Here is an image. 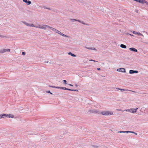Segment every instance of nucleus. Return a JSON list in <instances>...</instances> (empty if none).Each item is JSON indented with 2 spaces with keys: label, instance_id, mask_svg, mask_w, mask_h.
Masks as SVG:
<instances>
[{
  "label": "nucleus",
  "instance_id": "f257e3e1",
  "mask_svg": "<svg viewBox=\"0 0 148 148\" xmlns=\"http://www.w3.org/2000/svg\"><path fill=\"white\" fill-rule=\"evenodd\" d=\"M45 26L46 25H42L37 23H35V24H34V26H33V27L40 29H42L45 30Z\"/></svg>",
  "mask_w": 148,
  "mask_h": 148
},
{
  "label": "nucleus",
  "instance_id": "f03ea898",
  "mask_svg": "<svg viewBox=\"0 0 148 148\" xmlns=\"http://www.w3.org/2000/svg\"><path fill=\"white\" fill-rule=\"evenodd\" d=\"M101 114L104 116H110L113 115V112L108 111H103L101 112Z\"/></svg>",
  "mask_w": 148,
  "mask_h": 148
},
{
  "label": "nucleus",
  "instance_id": "7ed1b4c3",
  "mask_svg": "<svg viewBox=\"0 0 148 148\" xmlns=\"http://www.w3.org/2000/svg\"><path fill=\"white\" fill-rule=\"evenodd\" d=\"M47 28L50 29L51 30L54 31L55 32V31L56 30V29H55L54 28L51 27L48 25H46V26H45V30H46Z\"/></svg>",
  "mask_w": 148,
  "mask_h": 148
},
{
  "label": "nucleus",
  "instance_id": "20e7f679",
  "mask_svg": "<svg viewBox=\"0 0 148 148\" xmlns=\"http://www.w3.org/2000/svg\"><path fill=\"white\" fill-rule=\"evenodd\" d=\"M116 89L118 90H120L121 92H123L124 91H131L133 92H135L134 91L130 90H128L127 89H120L119 88H117Z\"/></svg>",
  "mask_w": 148,
  "mask_h": 148
},
{
  "label": "nucleus",
  "instance_id": "39448f33",
  "mask_svg": "<svg viewBox=\"0 0 148 148\" xmlns=\"http://www.w3.org/2000/svg\"><path fill=\"white\" fill-rule=\"evenodd\" d=\"M116 71H117L121 72H125V69L124 68H120L117 69Z\"/></svg>",
  "mask_w": 148,
  "mask_h": 148
},
{
  "label": "nucleus",
  "instance_id": "423d86ee",
  "mask_svg": "<svg viewBox=\"0 0 148 148\" xmlns=\"http://www.w3.org/2000/svg\"><path fill=\"white\" fill-rule=\"evenodd\" d=\"M132 32L133 34H135L137 35L138 36H141L143 37L144 36L143 35V34H141V33H140V32H135L134 31H133Z\"/></svg>",
  "mask_w": 148,
  "mask_h": 148
},
{
  "label": "nucleus",
  "instance_id": "0eeeda50",
  "mask_svg": "<svg viewBox=\"0 0 148 148\" xmlns=\"http://www.w3.org/2000/svg\"><path fill=\"white\" fill-rule=\"evenodd\" d=\"M10 49H4L1 50L0 52L1 53H4L5 52H7V51L10 52Z\"/></svg>",
  "mask_w": 148,
  "mask_h": 148
},
{
  "label": "nucleus",
  "instance_id": "6e6552de",
  "mask_svg": "<svg viewBox=\"0 0 148 148\" xmlns=\"http://www.w3.org/2000/svg\"><path fill=\"white\" fill-rule=\"evenodd\" d=\"M61 89H63V90H68L70 91H78V90H73V89H71L69 88H66L65 87H61Z\"/></svg>",
  "mask_w": 148,
  "mask_h": 148
},
{
  "label": "nucleus",
  "instance_id": "1a4fd4ad",
  "mask_svg": "<svg viewBox=\"0 0 148 148\" xmlns=\"http://www.w3.org/2000/svg\"><path fill=\"white\" fill-rule=\"evenodd\" d=\"M138 72L137 71H134L132 70H130L129 71V73L130 74H132L134 73H137Z\"/></svg>",
  "mask_w": 148,
  "mask_h": 148
},
{
  "label": "nucleus",
  "instance_id": "9d476101",
  "mask_svg": "<svg viewBox=\"0 0 148 148\" xmlns=\"http://www.w3.org/2000/svg\"><path fill=\"white\" fill-rule=\"evenodd\" d=\"M129 49L130 50L133 51L137 52L138 51L136 49L133 47L130 48Z\"/></svg>",
  "mask_w": 148,
  "mask_h": 148
},
{
  "label": "nucleus",
  "instance_id": "9b49d317",
  "mask_svg": "<svg viewBox=\"0 0 148 148\" xmlns=\"http://www.w3.org/2000/svg\"><path fill=\"white\" fill-rule=\"evenodd\" d=\"M59 34H60L61 36H64V37H67V38H69V36L62 34L61 32H60V33H59Z\"/></svg>",
  "mask_w": 148,
  "mask_h": 148
},
{
  "label": "nucleus",
  "instance_id": "f8f14e48",
  "mask_svg": "<svg viewBox=\"0 0 148 148\" xmlns=\"http://www.w3.org/2000/svg\"><path fill=\"white\" fill-rule=\"evenodd\" d=\"M26 25L28 27H33L34 24L32 23H27L26 24Z\"/></svg>",
  "mask_w": 148,
  "mask_h": 148
},
{
  "label": "nucleus",
  "instance_id": "ddd939ff",
  "mask_svg": "<svg viewBox=\"0 0 148 148\" xmlns=\"http://www.w3.org/2000/svg\"><path fill=\"white\" fill-rule=\"evenodd\" d=\"M90 112L92 113H98V111L95 110H92L91 111H90Z\"/></svg>",
  "mask_w": 148,
  "mask_h": 148
},
{
  "label": "nucleus",
  "instance_id": "4468645a",
  "mask_svg": "<svg viewBox=\"0 0 148 148\" xmlns=\"http://www.w3.org/2000/svg\"><path fill=\"white\" fill-rule=\"evenodd\" d=\"M129 131H119L118 132V133H128L129 132Z\"/></svg>",
  "mask_w": 148,
  "mask_h": 148
},
{
  "label": "nucleus",
  "instance_id": "2eb2a0df",
  "mask_svg": "<svg viewBox=\"0 0 148 148\" xmlns=\"http://www.w3.org/2000/svg\"><path fill=\"white\" fill-rule=\"evenodd\" d=\"M8 118H14V115L12 114H8Z\"/></svg>",
  "mask_w": 148,
  "mask_h": 148
},
{
  "label": "nucleus",
  "instance_id": "dca6fc26",
  "mask_svg": "<svg viewBox=\"0 0 148 148\" xmlns=\"http://www.w3.org/2000/svg\"><path fill=\"white\" fill-rule=\"evenodd\" d=\"M86 48L88 49H90V50H95V51H97V50L95 48H93V47H86Z\"/></svg>",
  "mask_w": 148,
  "mask_h": 148
},
{
  "label": "nucleus",
  "instance_id": "f3484780",
  "mask_svg": "<svg viewBox=\"0 0 148 148\" xmlns=\"http://www.w3.org/2000/svg\"><path fill=\"white\" fill-rule=\"evenodd\" d=\"M2 116L3 118H5L6 117H8V114H2Z\"/></svg>",
  "mask_w": 148,
  "mask_h": 148
},
{
  "label": "nucleus",
  "instance_id": "a211bd4d",
  "mask_svg": "<svg viewBox=\"0 0 148 148\" xmlns=\"http://www.w3.org/2000/svg\"><path fill=\"white\" fill-rule=\"evenodd\" d=\"M68 54L69 55H71V56L74 57H76V55H75L72 53L71 52H69L68 53Z\"/></svg>",
  "mask_w": 148,
  "mask_h": 148
},
{
  "label": "nucleus",
  "instance_id": "6ab92c4d",
  "mask_svg": "<svg viewBox=\"0 0 148 148\" xmlns=\"http://www.w3.org/2000/svg\"><path fill=\"white\" fill-rule=\"evenodd\" d=\"M120 47H121L123 48H126V46L123 44H121L120 45Z\"/></svg>",
  "mask_w": 148,
  "mask_h": 148
},
{
  "label": "nucleus",
  "instance_id": "aec40b11",
  "mask_svg": "<svg viewBox=\"0 0 148 148\" xmlns=\"http://www.w3.org/2000/svg\"><path fill=\"white\" fill-rule=\"evenodd\" d=\"M49 86L51 87L55 88H58V89H61V87H56V86Z\"/></svg>",
  "mask_w": 148,
  "mask_h": 148
},
{
  "label": "nucleus",
  "instance_id": "412c9836",
  "mask_svg": "<svg viewBox=\"0 0 148 148\" xmlns=\"http://www.w3.org/2000/svg\"><path fill=\"white\" fill-rule=\"evenodd\" d=\"M26 3L27 5H29L31 3V2L30 1H27Z\"/></svg>",
  "mask_w": 148,
  "mask_h": 148
},
{
  "label": "nucleus",
  "instance_id": "4be33fe9",
  "mask_svg": "<svg viewBox=\"0 0 148 148\" xmlns=\"http://www.w3.org/2000/svg\"><path fill=\"white\" fill-rule=\"evenodd\" d=\"M131 111H132V113H136V111H135V110L134 109H130Z\"/></svg>",
  "mask_w": 148,
  "mask_h": 148
},
{
  "label": "nucleus",
  "instance_id": "5701e85b",
  "mask_svg": "<svg viewBox=\"0 0 148 148\" xmlns=\"http://www.w3.org/2000/svg\"><path fill=\"white\" fill-rule=\"evenodd\" d=\"M70 20L71 22H74V21H77V20H76V19H70Z\"/></svg>",
  "mask_w": 148,
  "mask_h": 148
},
{
  "label": "nucleus",
  "instance_id": "b1692460",
  "mask_svg": "<svg viewBox=\"0 0 148 148\" xmlns=\"http://www.w3.org/2000/svg\"><path fill=\"white\" fill-rule=\"evenodd\" d=\"M129 132H129V133H133V134H135L136 135H137V134L136 133H135V132H134L131 131H129Z\"/></svg>",
  "mask_w": 148,
  "mask_h": 148
},
{
  "label": "nucleus",
  "instance_id": "393cba45",
  "mask_svg": "<svg viewBox=\"0 0 148 148\" xmlns=\"http://www.w3.org/2000/svg\"><path fill=\"white\" fill-rule=\"evenodd\" d=\"M60 32L59 30H58L57 29H56V30L55 31V32L56 33L59 34V33H60Z\"/></svg>",
  "mask_w": 148,
  "mask_h": 148
},
{
  "label": "nucleus",
  "instance_id": "a878e982",
  "mask_svg": "<svg viewBox=\"0 0 148 148\" xmlns=\"http://www.w3.org/2000/svg\"><path fill=\"white\" fill-rule=\"evenodd\" d=\"M130 111H131L130 109H126V110H123V111H126L127 112H130Z\"/></svg>",
  "mask_w": 148,
  "mask_h": 148
},
{
  "label": "nucleus",
  "instance_id": "bb28decb",
  "mask_svg": "<svg viewBox=\"0 0 148 148\" xmlns=\"http://www.w3.org/2000/svg\"><path fill=\"white\" fill-rule=\"evenodd\" d=\"M63 82H64V84H67V83H66V80H63Z\"/></svg>",
  "mask_w": 148,
  "mask_h": 148
},
{
  "label": "nucleus",
  "instance_id": "cd10ccee",
  "mask_svg": "<svg viewBox=\"0 0 148 148\" xmlns=\"http://www.w3.org/2000/svg\"><path fill=\"white\" fill-rule=\"evenodd\" d=\"M46 92L48 93H50L52 95V93L50 91H46Z\"/></svg>",
  "mask_w": 148,
  "mask_h": 148
},
{
  "label": "nucleus",
  "instance_id": "c85d7f7f",
  "mask_svg": "<svg viewBox=\"0 0 148 148\" xmlns=\"http://www.w3.org/2000/svg\"><path fill=\"white\" fill-rule=\"evenodd\" d=\"M143 1H144V0H139V1H138V2L139 3H143Z\"/></svg>",
  "mask_w": 148,
  "mask_h": 148
},
{
  "label": "nucleus",
  "instance_id": "c756f323",
  "mask_svg": "<svg viewBox=\"0 0 148 148\" xmlns=\"http://www.w3.org/2000/svg\"><path fill=\"white\" fill-rule=\"evenodd\" d=\"M116 110H118V111H123V110H121V109H116Z\"/></svg>",
  "mask_w": 148,
  "mask_h": 148
},
{
  "label": "nucleus",
  "instance_id": "7c9ffc66",
  "mask_svg": "<svg viewBox=\"0 0 148 148\" xmlns=\"http://www.w3.org/2000/svg\"><path fill=\"white\" fill-rule=\"evenodd\" d=\"M22 54L24 56L25 55V53L24 52H22Z\"/></svg>",
  "mask_w": 148,
  "mask_h": 148
},
{
  "label": "nucleus",
  "instance_id": "2f4dec72",
  "mask_svg": "<svg viewBox=\"0 0 148 148\" xmlns=\"http://www.w3.org/2000/svg\"><path fill=\"white\" fill-rule=\"evenodd\" d=\"M1 118H3V116H2V114L0 115V119Z\"/></svg>",
  "mask_w": 148,
  "mask_h": 148
},
{
  "label": "nucleus",
  "instance_id": "473e14b6",
  "mask_svg": "<svg viewBox=\"0 0 148 148\" xmlns=\"http://www.w3.org/2000/svg\"><path fill=\"white\" fill-rule=\"evenodd\" d=\"M27 1V0H23V1L25 3Z\"/></svg>",
  "mask_w": 148,
  "mask_h": 148
},
{
  "label": "nucleus",
  "instance_id": "72a5a7b5",
  "mask_svg": "<svg viewBox=\"0 0 148 148\" xmlns=\"http://www.w3.org/2000/svg\"><path fill=\"white\" fill-rule=\"evenodd\" d=\"M127 34L130 35V36H134L132 34Z\"/></svg>",
  "mask_w": 148,
  "mask_h": 148
},
{
  "label": "nucleus",
  "instance_id": "f704fd0d",
  "mask_svg": "<svg viewBox=\"0 0 148 148\" xmlns=\"http://www.w3.org/2000/svg\"><path fill=\"white\" fill-rule=\"evenodd\" d=\"M81 23L84 25H85V23H84V22L83 21H82Z\"/></svg>",
  "mask_w": 148,
  "mask_h": 148
},
{
  "label": "nucleus",
  "instance_id": "c9c22d12",
  "mask_svg": "<svg viewBox=\"0 0 148 148\" xmlns=\"http://www.w3.org/2000/svg\"><path fill=\"white\" fill-rule=\"evenodd\" d=\"M77 21H78V22H80V23H81V22H82V21H81L80 20H77Z\"/></svg>",
  "mask_w": 148,
  "mask_h": 148
},
{
  "label": "nucleus",
  "instance_id": "e433bc0d",
  "mask_svg": "<svg viewBox=\"0 0 148 148\" xmlns=\"http://www.w3.org/2000/svg\"><path fill=\"white\" fill-rule=\"evenodd\" d=\"M89 61H93L94 62H95L96 61L94 60H89Z\"/></svg>",
  "mask_w": 148,
  "mask_h": 148
},
{
  "label": "nucleus",
  "instance_id": "4c0bfd02",
  "mask_svg": "<svg viewBox=\"0 0 148 148\" xmlns=\"http://www.w3.org/2000/svg\"><path fill=\"white\" fill-rule=\"evenodd\" d=\"M97 70L98 71H100V70L101 69L100 68H97Z\"/></svg>",
  "mask_w": 148,
  "mask_h": 148
},
{
  "label": "nucleus",
  "instance_id": "58836bf2",
  "mask_svg": "<svg viewBox=\"0 0 148 148\" xmlns=\"http://www.w3.org/2000/svg\"><path fill=\"white\" fill-rule=\"evenodd\" d=\"M138 109V108H136V109H134V110H135V111H136V112L137 110Z\"/></svg>",
  "mask_w": 148,
  "mask_h": 148
},
{
  "label": "nucleus",
  "instance_id": "ea45409f",
  "mask_svg": "<svg viewBox=\"0 0 148 148\" xmlns=\"http://www.w3.org/2000/svg\"><path fill=\"white\" fill-rule=\"evenodd\" d=\"M23 23L24 24H25V25H26V24L27 23H26L25 22H23Z\"/></svg>",
  "mask_w": 148,
  "mask_h": 148
},
{
  "label": "nucleus",
  "instance_id": "a19ab883",
  "mask_svg": "<svg viewBox=\"0 0 148 148\" xmlns=\"http://www.w3.org/2000/svg\"><path fill=\"white\" fill-rule=\"evenodd\" d=\"M93 147L95 148H97L98 147V146H94Z\"/></svg>",
  "mask_w": 148,
  "mask_h": 148
},
{
  "label": "nucleus",
  "instance_id": "79ce46f5",
  "mask_svg": "<svg viewBox=\"0 0 148 148\" xmlns=\"http://www.w3.org/2000/svg\"><path fill=\"white\" fill-rule=\"evenodd\" d=\"M134 1H135L137 2H138L139 1V0H134Z\"/></svg>",
  "mask_w": 148,
  "mask_h": 148
},
{
  "label": "nucleus",
  "instance_id": "37998d69",
  "mask_svg": "<svg viewBox=\"0 0 148 148\" xmlns=\"http://www.w3.org/2000/svg\"><path fill=\"white\" fill-rule=\"evenodd\" d=\"M69 85H70V86H73V85H72L71 84H69Z\"/></svg>",
  "mask_w": 148,
  "mask_h": 148
},
{
  "label": "nucleus",
  "instance_id": "c03bdc74",
  "mask_svg": "<svg viewBox=\"0 0 148 148\" xmlns=\"http://www.w3.org/2000/svg\"><path fill=\"white\" fill-rule=\"evenodd\" d=\"M0 37H2L3 36H2L1 35H0Z\"/></svg>",
  "mask_w": 148,
  "mask_h": 148
},
{
  "label": "nucleus",
  "instance_id": "a18cd8bd",
  "mask_svg": "<svg viewBox=\"0 0 148 148\" xmlns=\"http://www.w3.org/2000/svg\"><path fill=\"white\" fill-rule=\"evenodd\" d=\"M75 86H77V84H75Z\"/></svg>",
  "mask_w": 148,
  "mask_h": 148
},
{
  "label": "nucleus",
  "instance_id": "49530a36",
  "mask_svg": "<svg viewBox=\"0 0 148 148\" xmlns=\"http://www.w3.org/2000/svg\"><path fill=\"white\" fill-rule=\"evenodd\" d=\"M138 10H136V12H138Z\"/></svg>",
  "mask_w": 148,
  "mask_h": 148
}]
</instances>
